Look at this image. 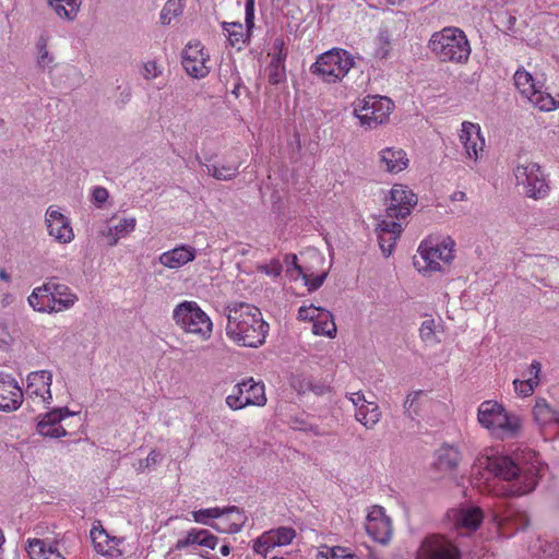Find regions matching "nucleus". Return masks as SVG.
Wrapping results in <instances>:
<instances>
[{
	"label": "nucleus",
	"mask_w": 559,
	"mask_h": 559,
	"mask_svg": "<svg viewBox=\"0 0 559 559\" xmlns=\"http://www.w3.org/2000/svg\"><path fill=\"white\" fill-rule=\"evenodd\" d=\"M543 468L544 465L535 453L509 456L486 450L475 460L472 474H479V481L481 478L488 480L483 472L501 480L502 485L496 489L498 496L521 497L536 488Z\"/></svg>",
	"instance_id": "obj_1"
},
{
	"label": "nucleus",
	"mask_w": 559,
	"mask_h": 559,
	"mask_svg": "<svg viewBox=\"0 0 559 559\" xmlns=\"http://www.w3.org/2000/svg\"><path fill=\"white\" fill-rule=\"evenodd\" d=\"M417 195L405 185H394L385 199V216L381 218L376 233L382 253L389 257L403 231L405 219L417 204Z\"/></svg>",
	"instance_id": "obj_2"
},
{
	"label": "nucleus",
	"mask_w": 559,
	"mask_h": 559,
	"mask_svg": "<svg viewBox=\"0 0 559 559\" xmlns=\"http://www.w3.org/2000/svg\"><path fill=\"white\" fill-rule=\"evenodd\" d=\"M226 335L235 344L258 348L265 343L269 323L261 310L246 302H231L225 307Z\"/></svg>",
	"instance_id": "obj_3"
},
{
	"label": "nucleus",
	"mask_w": 559,
	"mask_h": 559,
	"mask_svg": "<svg viewBox=\"0 0 559 559\" xmlns=\"http://www.w3.org/2000/svg\"><path fill=\"white\" fill-rule=\"evenodd\" d=\"M428 48L439 60L454 63H466L472 51L465 33L454 26L435 32L428 41Z\"/></svg>",
	"instance_id": "obj_4"
},
{
	"label": "nucleus",
	"mask_w": 559,
	"mask_h": 559,
	"mask_svg": "<svg viewBox=\"0 0 559 559\" xmlns=\"http://www.w3.org/2000/svg\"><path fill=\"white\" fill-rule=\"evenodd\" d=\"M477 420L483 428L499 438H514L522 429V420L518 415L509 413L502 404L491 400L480 403Z\"/></svg>",
	"instance_id": "obj_5"
},
{
	"label": "nucleus",
	"mask_w": 559,
	"mask_h": 559,
	"mask_svg": "<svg viewBox=\"0 0 559 559\" xmlns=\"http://www.w3.org/2000/svg\"><path fill=\"white\" fill-rule=\"evenodd\" d=\"M171 317L177 328L195 341L206 342L212 337L213 321L197 301H181L174 308Z\"/></svg>",
	"instance_id": "obj_6"
},
{
	"label": "nucleus",
	"mask_w": 559,
	"mask_h": 559,
	"mask_svg": "<svg viewBox=\"0 0 559 559\" xmlns=\"http://www.w3.org/2000/svg\"><path fill=\"white\" fill-rule=\"evenodd\" d=\"M455 241L451 237L429 238L418 247L414 265L418 272L427 275L440 272L454 259Z\"/></svg>",
	"instance_id": "obj_7"
},
{
	"label": "nucleus",
	"mask_w": 559,
	"mask_h": 559,
	"mask_svg": "<svg viewBox=\"0 0 559 559\" xmlns=\"http://www.w3.org/2000/svg\"><path fill=\"white\" fill-rule=\"evenodd\" d=\"M393 109V102L380 95H368L353 103V115L365 130H373L386 123Z\"/></svg>",
	"instance_id": "obj_8"
},
{
	"label": "nucleus",
	"mask_w": 559,
	"mask_h": 559,
	"mask_svg": "<svg viewBox=\"0 0 559 559\" xmlns=\"http://www.w3.org/2000/svg\"><path fill=\"white\" fill-rule=\"evenodd\" d=\"M354 64L355 60L350 52L342 48H332L318 57L310 71L323 82L331 84L342 81Z\"/></svg>",
	"instance_id": "obj_9"
},
{
	"label": "nucleus",
	"mask_w": 559,
	"mask_h": 559,
	"mask_svg": "<svg viewBox=\"0 0 559 559\" xmlns=\"http://www.w3.org/2000/svg\"><path fill=\"white\" fill-rule=\"evenodd\" d=\"M520 94L540 111H552L559 107V96L555 97L545 91L544 82L537 80L524 68H519L513 76Z\"/></svg>",
	"instance_id": "obj_10"
},
{
	"label": "nucleus",
	"mask_w": 559,
	"mask_h": 559,
	"mask_svg": "<svg viewBox=\"0 0 559 559\" xmlns=\"http://www.w3.org/2000/svg\"><path fill=\"white\" fill-rule=\"evenodd\" d=\"M515 181L524 188L527 197L543 199L548 194L549 187L540 166L525 156H519L513 169Z\"/></svg>",
	"instance_id": "obj_11"
},
{
	"label": "nucleus",
	"mask_w": 559,
	"mask_h": 559,
	"mask_svg": "<svg viewBox=\"0 0 559 559\" xmlns=\"http://www.w3.org/2000/svg\"><path fill=\"white\" fill-rule=\"evenodd\" d=\"M225 401L230 409L239 411L247 406H264L267 400L264 384L248 378L235 384Z\"/></svg>",
	"instance_id": "obj_12"
},
{
	"label": "nucleus",
	"mask_w": 559,
	"mask_h": 559,
	"mask_svg": "<svg viewBox=\"0 0 559 559\" xmlns=\"http://www.w3.org/2000/svg\"><path fill=\"white\" fill-rule=\"evenodd\" d=\"M459 140L463 147L464 162L473 169L485 148V138L480 126L471 121L462 122Z\"/></svg>",
	"instance_id": "obj_13"
},
{
	"label": "nucleus",
	"mask_w": 559,
	"mask_h": 559,
	"mask_svg": "<svg viewBox=\"0 0 559 559\" xmlns=\"http://www.w3.org/2000/svg\"><path fill=\"white\" fill-rule=\"evenodd\" d=\"M416 559H461V552L449 538L433 534L423 539Z\"/></svg>",
	"instance_id": "obj_14"
},
{
	"label": "nucleus",
	"mask_w": 559,
	"mask_h": 559,
	"mask_svg": "<svg viewBox=\"0 0 559 559\" xmlns=\"http://www.w3.org/2000/svg\"><path fill=\"white\" fill-rule=\"evenodd\" d=\"M182 67L194 79H203L211 71L210 55L200 41H190L182 50Z\"/></svg>",
	"instance_id": "obj_15"
},
{
	"label": "nucleus",
	"mask_w": 559,
	"mask_h": 559,
	"mask_svg": "<svg viewBox=\"0 0 559 559\" xmlns=\"http://www.w3.org/2000/svg\"><path fill=\"white\" fill-rule=\"evenodd\" d=\"M26 396L33 403L39 404L43 407H49L52 403V372L50 370H37L27 374L26 379Z\"/></svg>",
	"instance_id": "obj_16"
},
{
	"label": "nucleus",
	"mask_w": 559,
	"mask_h": 559,
	"mask_svg": "<svg viewBox=\"0 0 559 559\" xmlns=\"http://www.w3.org/2000/svg\"><path fill=\"white\" fill-rule=\"evenodd\" d=\"M347 399L355 408V419L366 429H374L382 418L379 405L376 402L366 400L361 391L348 393Z\"/></svg>",
	"instance_id": "obj_17"
},
{
	"label": "nucleus",
	"mask_w": 559,
	"mask_h": 559,
	"mask_svg": "<svg viewBox=\"0 0 559 559\" xmlns=\"http://www.w3.org/2000/svg\"><path fill=\"white\" fill-rule=\"evenodd\" d=\"M45 285L52 313L68 311L79 301L78 295L68 285L58 282L56 277H48Z\"/></svg>",
	"instance_id": "obj_18"
},
{
	"label": "nucleus",
	"mask_w": 559,
	"mask_h": 559,
	"mask_svg": "<svg viewBox=\"0 0 559 559\" xmlns=\"http://www.w3.org/2000/svg\"><path fill=\"white\" fill-rule=\"evenodd\" d=\"M47 231L57 242L67 245L74 239L71 221L59 209L49 206L45 213Z\"/></svg>",
	"instance_id": "obj_19"
},
{
	"label": "nucleus",
	"mask_w": 559,
	"mask_h": 559,
	"mask_svg": "<svg viewBox=\"0 0 559 559\" xmlns=\"http://www.w3.org/2000/svg\"><path fill=\"white\" fill-rule=\"evenodd\" d=\"M365 528L367 534L376 542L385 544L391 538V520L385 515L384 509L373 506L366 516Z\"/></svg>",
	"instance_id": "obj_20"
},
{
	"label": "nucleus",
	"mask_w": 559,
	"mask_h": 559,
	"mask_svg": "<svg viewBox=\"0 0 559 559\" xmlns=\"http://www.w3.org/2000/svg\"><path fill=\"white\" fill-rule=\"evenodd\" d=\"M24 392L16 379L0 372V412L10 413L19 409L23 403Z\"/></svg>",
	"instance_id": "obj_21"
},
{
	"label": "nucleus",
	"mask_w": 559,
	"mask_h": 559,
	"mask_svg": "<svg viewBox=\"0 0 559 559\" xmlns=\"http://www.w3.org/2000/svg\"><path fill=\"white\" fill-rule=\"evenodd\" d=\"M91 538L96 552L111 559H117L123 555L121 545L124 543V539L110 536L100 524L92 527Z\"/></svg>",
	"instance_id": "obj_22"
},
{
	"label": "nucleus",
	"mask_w": 559,
	"mask_h": 559,
	"mask_svg": "<svg viewBox=\"0 0 559 559\" xmlns=\"http://www.w3.org/2000/svg\"><path fill=\"white\" fill-rule=\"evenodd\" d=\"M75 413L68 407H57L46 413L37 424V432L43 437L61 438L67 436V430L61 421Z\"/></svg>",
	"instance_id": "obj_23"
},
{
	"label": "nucleus",
	"mask_w": 559,
	"mask_h": 559,
	"mask_svg": "<svg viewBox=\"0 0 559 559\" xmlns=\"http://www.w3.org/2000/svg\"><path fill=\"white\" fill-rule=\"evenodd\" d=\"M378 168L386 174L396 175L404 171L408 165L409 159L407 153L396 146H386L377 153Z\"/></svg>",
	"instance_id": "obj_24"
},
{
	"label": "nucleus",
	"mask_w": 559,
	"mask_h": 559,
	"mask_svg": "<svg viewBox=\"0 0 559 559\" xmlns=\"http://www.w3.org/2000/svg\"><path fill=\"white\" fill-rule=\"evenodd\" d=\"M246 521L245 512L238 507L219 508V515L216 516L211 527L218 533L235 534L241 531Z\"/></svg>",
	"instance_id": "obj_25"
},
{
	"label": "nucleus",
	"mask_w": 559,
	"mask_h": 559,
	"mask_svg": "<svg viewBox=\"0 0 559 559\" xmlns=\"http://www.w3.org/2000/svg\"><path fill=\"white\" fill-rule=\"evenodd\" d=\"M25 549L31 559H66L55 538H28Z\"/></svg>",
	"instance_id": "obj_26"
},
{
	"label": "nucleus",
	"mask_w": 559,
	"mask_h": 559,
	"mask_svg": "<svg viewBox=\"0 0 559 559\" xmlns=\"http://www.w3.org/2000/svg\"><path fill=\"white\" fill-rule=\"evenodd\" d=\"M449 519L456 530L471 533L478 528L484 519V514L478 507H464L452 510L449 513Z\"/></svg>",
	"instance_id": "obj_27"
},
{
	"label": "nucleus",
	"mask_w": 559,
	"mask_h": 559,
	"mask_svg": "<svg viewBox=\"0 0 559 559\" xmlns=\"http://www.w3.org/2000/svg\"><path fill=\"white\" fill-rule=\"evenodd\" d=\"M197 257V249L192 246L181 245L171 250L163 252L158 261L162 265L168 269H179L189 262L193 261Z\"/></svg>",
	"instance_id": "obj_28"
},
{
	"label": "nucleus",
	"mask_w": 559,
	"mask_h": 559,
	"mask_svg": "<svg viewBox=\"0 0 559 559\" xmlns=\"http://www.w3.org/2000/svg\"><path fill=\"white\" fill-rule=\"evenodd\" d=\"M218 539L207 530L191 528L187 535L176 542L175 549L181 550L189 546L198 545L209 549H215Z\"/></svg>",
	"instance_id": "obj_29"
},
{
	"label": "nucleus",
	"mask_w": 559,
	"mask_h": 559,
	"mask_svg": "<svg viewBox=\"0 0 559 559\" xmlns=\"http://www.w3.org/2000/svg\"><path fill=\"white\" fill-rule=\"evenodd\" d=\"M542 371V364L533 360L530 365L531 377L526 379H515L513 381L514 391L519 396L526 397L534 393L539 384V374Z\"/></svg>",
	"instance_id": "obj_30"
},
{
	"label": "nucleus",
	"mask_w": 559,
	"mask_h": 559,
	"mask_svg": "<svg viewBox=\"0 0 559 559\" xmlns=\"http://www.w3.org/2000/svg\"><path fill=\"white\" fill-rule=\"evenodd\" d=\"M195 158L200 165L206 168L209 176L217 180L228 181L238 175L239 164L218 165L216 163H212L211 157H204V160H202L199 156Z\"/></svg>",
	"instance_id": "obj_31"
},
{
	"label": "nucleus",
	"mask_w": 559,
	"mask_h": 559,
	"mask_svg": "<svg viewBox=\"0 0 559 559\" xmlns=\"http://www.w3.org/2000/svg\"><path fill=\"white\" fill-rule=\"evenodd\" d=\"M219 80L236 98H239L243 84L233 62H226L219 67Z\"/></svg>",
	"instance_id": "obj_32"
},
{
	"label": "nucleus",
	"mask_w": 559,
	"mask_h": 559,
	"mask_svg": "<svg viewBox=\"0 0 559 559\" xmlns=\"http://www.w3.org/2000/svg\"><path fill=\"white\" fill-rule=\"evenodd\" d=\"M135 226L136 218L134 216L123 217L120 218L118 223L109 226L108 230L103 233V235L107 237L110 246H116L120 238H124L134 231Z\"/></svg>",
	"instance_id": "obj_33"
},
{
	"label": "nucleus",
	"mask_w": 559,
	"mask_h": 559,
	"mask_svg": "<svg viewBox=\"0 0 559 559\" xmlns=\"http://www.w3.org/2000/svg\"><path fill=\"white\" fill-rule=\"evenodd\" d=\"M56 15L64 21H73L80 11L82 0H47Z\"/></svg>",
	"instance_id": "obj_34"
},
{
	"label": "nucleus",
	"mask_w": 559,
	"mask_h": 559,
	"mask_svg": "<svg viewBox=\"0 0 559 559\" xmlns=\"http://www.w3.org/2000/svg\"><path fill=\"white\" fill-rule=\"evenodd\" d=\"M461 460L462 454L454 445L444 444L437 451V464L441 469L453 471Z\"/></svg>",
	"instance_id": "obj_35"
},
{
	"label": "nucleus",
	"mask_w": 559,
	"mask_h": 559,
	"mask_svg": "<svg viewBox=\"0 0 559 559\" xmlns=\"http://www.w3.org/2000/svg\"><path fill=\"white\" fill-rule=\"evenodd\" d=\"M49 35L46 32H43L35 44L36 48V63L39 69L43 71L51 70L52 63L55 61L53 55L48 50L47 45L49 41Z\"/></svg>",
	"instance_id": "obj_36"
},
{
	"label": "nucleus",
	"mask_w": 559,
	"mask_h": 559,
	"mask_svg": "<svg viewBox=\"0 0 559 559\" xmlns=\"http://www.w3.org/2000/svg\"><path fill=\"white\" fill-rule=\"evenodd\" d=\"M533 416L540 426L556 424L559 426V413L550 407L544 399H538L533 407Z\"/></svg>",
	"instance_id": "obj_37"
},
{
	"label": "nucleus",
	"mask_w": 559,
	"mask_h": 559,
	"mask_svg": "<svg viewBox=\"0 0 559 559\" xmlns=\"http://www.w3.org/2000/svg\"><path fill=\"white\" fill-rule=\"evenodd\" d=\"M27 302L29 307L36 312L48 314L52 313V311L50 310L51 306L49 304L45 282L40 286H37L32 290V293L27 297Z\"/></svg>",
	"instance_id": "obj_38"
},
{
	"label": "nucleus",
	"mask_w": 559,
	"mask_h": 559,
	"mask_svg": "<svg viewBox=\"0 0 559 559\" xmlns=\"http://www.w3.org/2000/svg\"><path fill=\"white\" fill-rule=\"evenodd\" d=\"M312 331L316 335H322L330 338L335 337L337 329L333 314L324 309L319 319L312 324Z\"/></svg>",
	"instance_id": "obj_39"
},
{
	"label": "nucleus",
	"mask_w": 559,
	"mask_h": 559,
	"mask_svg": "<svg viewBox=\"0 0 559 559\" xmlns=\"http://www.w3.org/2000/svg\"><path fill=\"white\" fill-rule=\"evenodd\" d=\"M317 559H359V557L347 547L323 545L320 547Z\"/></svg>",
	"instance_id": "obj_40"
},
{
	"label": "nucleus",
	"mask_w": 559,
	"mask_h": 559,
	"mask_svg": "<svg viewBox=\"0 0 559 559\" xmlns=\"http://www.w3.org/2000/svg\"><path fill=\"white\" fill-rule=\"evenodd\" d=\"M391 33L386 27H381L374 39L373 56L378 59H386L391 52Z\"/></svg>",
	"instance_id": "obj_41"
},
{
	"label": "nucleus",
	"mask_w": 559,
	"mask_h": 559,
	"mask_svg": "<svg viewBox=\"0 0 559 559\" xmlns=\"http://www.w3.org/2000/svg\"><path fill=\"white\" fill-rule=\"evenodd\" d=\"M185 7L186 0H167L159 14L160 23L169 25L175 17L182 14Z\"/></svg>",
	"instance_id": "obj_42"
},
{
	"label": "nucleus",
	"mask_w": 559,
	"mask_h": 559,
	"mask_svg": "<svg viewBox=\"0 0 559 559\" xmlns=\"http://www.w3.org/2000/svg\"><path fill=\"white\" fill-rule=\"evenodd\" d=\"M286 59L271 58L266 68L267 80L271 84H280L286 80Z\"/></svg>",
	"instance_id": "obj_43"
},
{
	"label": "nucleus",
	"mask_w": 559,
	"mask_h": 559,
	"mask_svg": "<svg viewBox=\"0 0 559 559\" xmlns=\"http://www.w3.org/2000/svg\"><path fill=\"white\" fill-rule=\"evenodd\" d=\"M277 547L272 530L264 532L253 540L252 549L257 555L265 558L267 554Z\"/></svg>",
	"instance_id": "obj_44"
},
{
	"label": "nucleus",
	"mask_w": 559,
	"mask_h": 559,
	"mask_svg": "<svg viewBox=\"0 0 559 559\" xmlns=\"http://www.w3.org/2000/svg\"><path fill=\"white\" fill-rule=\"evenodd\" d=\"M224 31L227 34V37L231 44V46L241 48V45L246 41V34L243 32V26L241 23H224Z\"/></svg>",
	"instance_id": "obj_45"
},
{
	"label": "nucleus",
	"mask_w": 559,
	"mask_h": 559,
	"mask_svg": "<svg viewBox=\"0 0 559 559\" xmlns=\"http://www.w3.org/2000/svg\"><path fill=\"white\" fill-rule=\"evenodd\" d=\"M219 515V508L200 509L192 512V518L195 523L212 526L216 516Z\"/></svg>",
	"instance_id": "obj_46"
},
{
	"label": "nucleus",
	"mask_w": 559,
	"mask_h": 559,
	"mask_svg": "<svg viewBox=\"0 0 559 559\" xmlns=\"http://www.w3.org/2000/svg\"><path fill=\"white\" fill-rule=\"evenodd\" d=\"M277 547L287 546L296 538V531L289 526H280L272 530Z\"/></svg>",
	"instance_id": "obj_47"
},
{
	"label": "nucleus",
	"mask_w": 559,
	"mask_h": 559,
	"mask_svg": "<svg viewBox=\"0 0 559 559\" xmlns=\"http://www.w3.org/2000/svg\"><path fill=\"white\" fill-rule=\"evenodd\" d=\"M163 74V67L155 60H147L143 62L141 68V75L143 79L151 81L157 79Z\"/></svg>",
	"instance_id": "obj_48"
},
{
	"label": "nucleus",
	"mask_w": 559,
	"mask_h": 559,
	"mask_svg": "<svg viewBox=\"0 0 559 559\" xmlns=\"http://www.w3.org/2000/svg\"><path fill=\"white\" fill-rule=\"evenodd\" d=\"M324 308L316 307L313 305L309 306H301L298 309V319L300 321H311L314 323L318 319L321 312H323Z\"/></svg>",
	"instance_id": "obj_49"
},
{
	"label": "nucleus",
	"mask_w": 559,
	"mask_h": 559,
	"mask_svg": "<svg viewBox=\"0 0 559 559\" xmlns=\"http://www.w3.org/2000/svg\"><path fill=\"white\" fill-rule=\"evenodd\" d=\"M436 323L433 319L425 320L419 329L420 338L428 344L436 343Z\"/></svg>",
	"instance_id": "obj_50"
},
{
	"label": "nucleus",
	"mask_w": 559,
	"mask_h": 559,
	"mask_svg": "<svg viewBox=\"0 0 559 559\" xmlns=\"http://www.w3.org/2000/svg\"><path fill=\"white\" fill-rule=\"evenodd\" d=\"M271 58H280V59H286L287 58V50L285 48V40L282 36L275 37L273 39L271 51L269 53Z\"/></svg>",
	"instance_id": "obj_51"
},
{
	"label": "nucleus",
	"mask_w": 559,
	"mask_h": 559,
	"mask_svg": "<svg viewBox=\"0 0 559 559\" xmlns=\"http://www.w3.org/2000/svg\"><path fill=\"white\" fill-rule=\"evenodd\" d=\"M162 460V455L159 452L152 450L145 460H141L136 469L139 472H144L145 469L153 468L159 461Z\"/></svg>",
	"instance_id": "obj_52"
},
{
	"label": "nucleus",
	"mask_w": 559,
	"mask_h": 559,
	"mask_svg": "<svg viewBox=\"0 0 559 559\" xmlns=\"http://www.w3.org/2000/svg\"><path fill=\"white\" fill-rule=\"evenodd\" d=\"M108 190L104 187H94L92 190V202L97 206L102 207L108 200Z\"/></svg>",
	"instance_id": "obj_53"
},
{
	"label": "nucleus",
	"mask_w": 559,
	"mask_h": 559,
	"mask_svg": "<svg viewBox=\"0 0 559 559\" xmlns=\"http://www.w3.org/2000/svg\"><path fill=\"white\" fill-rule=\"evenodd\" d=\"M304 278H305V285L308 287V289L310 292H312L322 286V284L324 283L325 278H326V274L322 273V274H319L316 276L304 275Z\"/></svg>",
	"instance_id": "obj_54"
},
{
	"label": "nucleus",
	"mask_w": 559,
	"mask_h": 559,
	"mask_svg": "<svg viewBox=\"0 0 559 559\" xmlns=\"http://www.w3.org/2000/svg\"><path fill=\"white\" fill-rule=\"evenodd\" d=\"M293 428L296 429V430H300V431H312L316 436H320L322 435L321 431L319 430V427L318 426H313L311 424H308L307 421L302 420V419H294L293 423Z\"/></svg>",
	"instance_id": "obj_55"
},
{
	"label": "nucleus",
	"mask_w": 559,
	"mask_h": 559,
	"mask_svg": "<svg viewBox=\"0 0 559 559\" xmlns=\"http://www.w3.org/2000/svg\"><path fill=\"white\" fill-rule=\"evenodd\" d=\"M420 394H421V392L418 391V392H413L406 396V400L404 402V409H405V413L407 414V416L411 418H413L412 408H413L415 402L417 401V399L420 396ZM414 414H417L416 409L414 411Z\"/></svg>",
	"instance_id": "obj_56"
},
{
	"label": "nucleus",
	"mask_w": 559,
	"mask_h": 559,
	"mask_svg": "<svg viewBox=\"0 0 559 559\" xmlns=\"http://www.w3.org/2000/svg\"><path fill=\"white\" fill-rule=\"evenodd\" d=\"M298 390L300 392H305L306 390H309V391L314 392L317 395H321V394H324V392L326 391V386L321 385V384H312L311 381H308L305 386L301 385L300 388H298Z\"/></svg>",
	"instance_id": "obj_57"
},
{
	"label": "nucleus",
	"mask_w": 559,
	"mask_h": 559,
	"mask_svg": "<svg viewBox=\"0 0 559 559\" xmlns=\"http://www.w3.org/2000/svg\"><path fill=\"white\" fill-rule=\"evenodd\" d=\"M14 299H15V298H14V295H13V294L5 293V294H3V295H2V297H1V300H0L1 306H2V307H4V308H5V307H9V306H11V305L14 302Z\"/></svg>",
	"instance_id": "obj_58"
},
{
	"label": "nucleus",
	"mask_w": 559,
	"mask_h": 559,
	"mask_svg": "<svg viewBox=\"0 0 559 559\" xmlns=\"http://www.w3.org/2000/svg\"><path fill=\"white\" fill-rule=\"evenodd\" d=\"M245 22L248 31L254 26V12H245Z\"/></svg>",
	"instance_id": "obj_59"
},
{
	"label": "nucleus",
	"mask_w": 559,
	"mask_h": 559,
	"mask_svg": "<svg viewBox=\"0 0 559 559\" xmlns=\"http://www.w3.org/2000/svg\"><path fill=\"white\" fill-rule=\"evenodd\" d=\"M452 199L454 201H464L466 199V194L463 191H456L454 192Z\"/></svg>",
	"instance_id": "obj_60"
},
{
	"label": "nucleus",
	"mask_w": 559,
	"mask_h": 559,
	"mask_svg": "<svg viewBox=\"0 0 559 559\" xmlns=\"http://www.w3.org/2000/svg\"><path fill=\"white\" fill-rule=\"evenodd\" d=\"M0 280L9 283L11 281V275L4 269H0Z\"/></svg>",
	"instance_id": "obj_61"
},
{
	"label": "nucleus",
	"mask_w": 559,
	"mask_h": 559,
	"mask_svg": "<svg viewBox=\"0 0 559 559\" xmlns=\"http://www.w3.org/2000/svg\"><path fill=\"white\" fill-rule=\"evenodd\" d=\"M255 0H246L245 12H254Z\"/></svg>",
	"instance_id": "obj_62"
},
{
	"label": "nucleus",
	"mask_w": 559,
	"mask_h": 559,
	"mask_svg": "<svg viewBox=\"0 0 559 559\" xmlns=\"http://www.w3.org/2000/svg\"><path fill=\"white\" fill-rule=\"evenodd\" d=\"M507 516L499 515L498 513H493V521L501 526L504 521H507Z\"/></svg>",
	"instance_id": "obj_63"
},
{
	"label": "nucleus",
	"mask_w": 559,
	"mask_h": 559,
	"mask_svg": "<svg viewBox=\"0 0 559 559\" xmlns=\"http://www.w3.org/2000/svg\"><path fill=\"white\" fill-rule=\"evenodd\" d=\"M219 552L222 554V556L226 557L230 554V547L228 545H223L219 548Z\"/></svg>",
	"instance_id": "obj_64"
}]
</instances>
